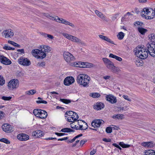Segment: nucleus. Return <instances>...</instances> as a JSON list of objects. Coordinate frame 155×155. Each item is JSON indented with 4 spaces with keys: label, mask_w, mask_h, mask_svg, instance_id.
<instances>
[{
    "label": "nucleus",
    "mask_w": 155,
    "mask_h": 155,
    "mask_svg": "<svg viewBox=\"0 0 155 155\" xmlns=\"http://www.w3.org/2000/svg\"><path fill=\"white\" fill-rule=\"evenodd\" d=\"M55 134L58 136H62L65 135H67V134L63 133H59L57 132H55Z\"/></svg>",
    "instance_id": "obj_49"
},
{
    "label": "nucleus",
    "mask_w": 155,
    "mask_h": 155,
    "mask_svg": "<svg viewBox=\"0 0 155 155\" xmlns=\"http://www.w3.org/2000/svg\"><path fill=\"white\" fill-rule=\"evenodd\" d=\"M147 51L152 57H155V43H150L147 45Z\"/></svg>",
    "instance_id": "obj_5"
},
{
    "label": "nucleus",
    "mask_w": 155,
    "mask_h": 155,
    "mask_svg": "<svg viewBox=\"0 0 155 155\" xmlns=\"http://www.w3.org/2000/svg\"><path fill=\"white\" fill-rule=\"evenodd\" d=\"M135 64L137 66H142L143 65L142 61V60H137L135 61Z\"/></svg>",
    "instance_id": "obj_39"
},
{
    "label": "nucleus",
    "mask_w": 155,
    "mask_h": 155,
    "mask_svg": "<svg viewBox=\"0 0 155 155\" xmlns=\"http://www.w3.org/2000/svg\"><path fill=\"white\" fill-rule=\"evenodd\" d=\"M42 113L41 114V115L39 116H38L39 117V118L41 119H44L45 118L47 117L48 116V114L47 112L44 110H43L42 111Z\"/></svg>",
    "instance_id": "obj_24"
},
{
    "label": "nucleus",
    "mask_w": 155,
    "mask_h": 155,
    "mask_svg": "<svg viewBox=\"0 0 155 155\" xmlns=\"http://www.w3.org/2000/svg\"><path fill=\"white\" fill-rule=\"evenodd\" d=\"M90 80V77L85 74H81L77 78L78 83L84 87H88Z\"/></svg>",
    "instance_id": "obj_1"
},
{
    "label": "nucleus",
    "mask_w": 155,
    "mask_h": 155,
    "mask_svg": "<svg viewBox=\"0 0 155 155\" xmlns=\"http://www.w3.org/2000/svg\"><path fill=\"white\" fill-rule=\"evenodd\" d=\"M127 107L126 106H125L124 107H118V109H119V111L120 110H126Z\"/></svg>",
    "instance_id": "obj_54"
},
{
    "label": "nucleus",
    "mask_w": 155,
    "mask_h": 155,
    "mask_svg": "<svg viewBox=\"0 0 155 155\" xmlns=\"http://www.w3.org/2000/svg\"><path fill=\"white\" fill-rule=\"evenodd\" d=\"M17 138L20 140L24 141L28 140L29 139V136L26 134L22 133L18 135Z\"/></svg>",
    "instance_id": "obj_16"
},
{
    "label": "nucleus",
    "mask_w": 155,
    "mask_h": 155,
    "mask_svg": "<svg viewBox=\"0 0 155 155\" xmlns=\"http://www.w3.org/2000/svg\"><path fill=\"white\" fill-rule=\"evenodd\" d=\"M95 14L97 15L99 17V16H100V14H101V13L99 12L97 10H96L95 11Z\"/></svg>",
    "instance_id": "obj_59"
},
{
    "label": "nucleus",
    "mask_w": 155,
    "mask_h": 155,
    "mask_svg": "<svg viewBox=\"0 0 155 155\" xmlns=\"http://www.w3.org/2000/svg\"><path fill=\"white\" fill-rule=\"evenodd\" d=\"M117 36L119 39L122 40L124 38V35L123 32H120L118 33Z\"/></svg>",
    "instance_id": "obj_35"
},
{
    "label": "nucleus",
    "mask_w": 155,
    "mask_h": 155,
    "mask_svg": "<svg viewBox=\"0 0 155 155\" xmlns=\"http://www.w3.org/2000/svg\"><path fill=\"white\" fill-rule=\"evenodd\" d=\"M153 153V150H148L145 151L144 152V154L143 155H152Z\"/></svg>",
    "instance_id": "obj_37"
},
{
    "label": "nucleus",
    "mask_w": 155,
    "mask_h": 155,
    "mask_svg": "<svg viewBox=\"0 0 155 155\" xmlns=\"http://www.w3.org/2000/svg\"><path fill=\"white\" fill-rule=\"evenodd\" d=\"M138 30L139 32L142 35H144L147 31V29L140 27L138 28Z\"/></svg>",
    "instance_id": "obj_26"
},
{
    "label": "nucleus",
    "mask_w": 155,
    "mask_h": 155,
    "mask_svg": "<svg viewBox=\"0 0 155 155\" xmlns=\"http://www.w3.org/2000/svg\"><path fill=\"white\" fill-rule=\"evenodd\" d=\"M107 67L110 69L113 72L116 73L118 72V69L114 65L113 63L107 59Z\"/></svg>",
    "instance_id": "obj_10"
},
{
    "label": "nucleus",
    "mask_w": 155,
    "mask_h": 155,
    "mask_svg": "<svg viewBox=\"0 0 155 155\" xmlns=\"http://www.w3.org/2000/svg\"><path fill=\"white\" fill-rule=\"evenodd\" d=\"M153 11V9L151 8L149 9L144 8L141 11V15L142 17H145L146 18V17L150 15L151 11Z\"/></svg>",
    "instance_id": "obj_9"
},
{
    "label": "nucleus",
    "mask_w": 155,
    "mask_h": 155,
    "mask_svg": "<svg viewBox=\"0 0 155 155\" xmlns=\"http://www.w3.org/2000/svg\"><path fill=\"white\" fill-rule=\"evenodd\" d=\"M9 47V46H8L6 44L3 47V48L5 50H8Z\"/></svg>",
    "instance_id": "obj_64"
},
{
    "label": "nucleus",
    "mask_w": 155,
    "mask_h": 155,
    "mask_svg": "<svg viewBox=\"0 0 155 155\" xmlns=\"http://www.w3.org/2000/svg\"><path fill=\"white\" fill-rule=\"evenodd\" d=\"M91 126L92 127L95 128L96 127V124L95 123V121L94 120L91 123Z\"/></svg>",
    "instance_id": "obj_62"
},
{
    "label": "nucleus",
    "mask_w": 155,
    "mask_h": 155,
    "mask_svg": "<svg viewBox=\"0 0 155 155\" xmlns=\"http://www.w3.org/2000/svg\"><path fill=\"white\" fill-rule=\"evenodd\" d=\"M70 40L76 43H79L81 44H83L84 42H82L80 39L77 38L76 37L72 36Z\"/></svg>",
    "instance_id": "obj_20"
},
{
    "label": "nucleus",
    "mask_w": 155,
    "mask_h": 155,
    "mask_svg": "<svg viewBox=\"0 0 155 155\" xmlns=\"http://www.w3.org/2000/svg\"><path fill=\"white\" fill-rule=\"evenodd\" d=\"M19 64L23 66H28L31 64V62L28 59L23 57H21L18 59Z\"/></svg>",
    "instance_id": "obj_6"
},
{
    "label": "nucleus",
    "mask_w": 155,
    "mask_h": 155,
    "mask_svg": "<svg viewBox=\"0 0 155 155\" xmlns=\"http://www.w3.org/2000/svg\"><path fill=\"white\" fill-rule=\"evenodd\" d=\"M99 38L101 39L107 41V37L103 35H99Z\"/></svg>",
    "instance_id": "obj_53"
},
{
    "label": "nucleus",
    "mask_w": 155,
    "mask_h": 155,
    "mask_svg": "<svg viewBox=\"0 0 155 155\" xmlns=\"http://www.w3.org/2000/svg\"><path fill=\"white\" fill-rule=\"evenodd\" d=\"M18 81L17 79H12L8 83V87L9 88L12 89L16 88L18 86Z\"/></svg>",
    "instance_id": "obj_7"
},
{
    "label": "nucleus",
    "mask_w": 155,
    "mask_h": 155,
    "mask_svg": "<svg viewBox=\"0 0 155 155\" xmlns=\"http://www.w3.org/2000/svg\"><path fill=\"white\" fill-rule=\"evenodd\" d=\"M69 128H65L61 129L60 132H69Z\"/></svg>",
    "instance_id": "obj_44"
},
{
    "label": "nucleus",
    "mask_w": 155,
    "mask_h": 155,
    "mask_svg": "<svg viewBox=\"0 0 155 155\" xmlns=\"http://www.w3.org/2000/svg\"><path fill=\"white\" fill-rule=\"evenodd\" d=\"M107 101L111 104H114L117 102V100L116 97L112 94H109L107 95Z\"/></svg>",
    "instance_id": "obj_17"
},
{
    "label": "nucleus",
    "mask_w": 155,
    "mask_h": 155,
    "mask_svg": "<svg viewBox=\"0 0 155 155\" xmlns=\"http://www.w3.org/2000/svg\"><path fill=\"white\" fill-rule=\"evenodd\" d=\"M134 25L135 26H137V25H140L141 26L143 25V23L139 21L136 22L134 23Z\"/></svg>",
    "instance_id": "obj_50"
},
{
    "label": "nucleus",
    "mask_w": 155,
    "mask_h": 155,
    "mask_svg": "<svg viewBox=\"0 0 155 155\" xmlns=\"http://www.w3.org/2000/svg\"><path fill=\"white\" fill-rule=\"evenodd\" d=\"M5 83V80L3 77L0 75V85L2 86Z\"/></svg>",
    "instance_id": "obj_36"
},
{
    "label": "nucleus",
    "mask_w": 155,
    "mask_h": 155,
    "mask_svg": "<svg viewBox=\"0 0 155 155\" xmlns=\"http://www.w3.org/2000/svg\"><path fill=\"white\" fill-rule=\"evenodd\" d=\"M41 48L44 49V51L47 53L50 52L51 50V48L49 46L47 45H42L41 46Z\"/></svg>",
    "instance_id": "obj_23"
},
{
    "label": "nucleus",
    "mask_w": 155,
    "mask_h": 155,
    "mask_svg": "<svg viewBox=\"0 0 155 155\" xmlns=\"http://www.w3.org/2000/svg\"><path fill=\"white\" fill-rule=\"evenodd\" d=\"M39 65L41 66L44 67L45 65V62H42L39 63Z\"/></svg>",
    "instance_id": "obj_58"
},
{
    "label": "nucleus",
    "mask_w": 155,
    "mask_h": 155,
    "mask_svg": "<svg viewBox=\"0 0 155 155\" xmlns=\"http://www.w3.org/2000/svg\"><path fill=\"white\" fill-rule=\"evenodd\" d=\"M91 97L93 98H98L101 96L100 94L98 93H93L90 95Z\"/></svg>",
    "instance_id": "obj_41"
},
{
    "label": "nucleus",
    "mask_w": 155,
    "mask_h": 155,
    "mask_svg": "<svg viewBox=\"0 0 155 155\" xmlns=\"http://www.w3.org/2000/svg\"><path fill=\"white\" fill-rule=\"evenodd\" d=\"M110 127H111V129H112V130H118L119 128L118 127H117L116 126L114 125H110Z\"/></svg>",
    "instance_id": "obj_51"
},
{
    "label": "nucleus",
    "mask_w": 155,
    "mask_h": 155,
    "mask_svg": "<svg viewBox=\"0 0 155 155\" xmlns=\"http://www.w3.org/2000/svg\"><path fill=\"white\" fill-rule=\"evenodd\" d=\"M60 101L65 104H68L71 102V100L69 99H60Z\"/></svg>",
    "instance_id": "obj_34"
},
{
    "label": "nucleus",
    "mask_w": 155,
    "mask_h": 155,
    "mask_svg": "<svg viewBox=\"0 0 155 155\" xmlns=\"http://www.w3.org/2000/svg\"><path fill=\"white\" fill-rule=\"evenodd\" d=\"M5 115V114L3 112L0 111V120L3 118Z\"/></svg>",
    "instance_id": "obj_52"
},
{
    "label": "nucleus",
    "mask_w": 155,
    "mask_h": 155,
    "mask_svg": "<svg viewBox=\"0 0 155 155\" xmlns=\"http://www.w3.org/2000/svg\"><path fill=\"white\" fill-rule=\"evenodd\" d=\"M32 135L36 137H39L43 136L44 134L42 131L41 130H37L33 132Z\"/></svg>",
    "instance_id": "obj_19"
},
{
    "label": "nucleus",
    "mask_w": 155,
    "mask_h": 155,
    "mask_svg": "<svg viewBox=\"0 0 155 155\" xmlns=\"http://www.w3.org/2000/svg\"><path fill=\"white\" fill-rule=\"evenodd\" d=\"M0 62L4 64L9 65L12 63L11 61L3 55H0Z\"/></svg>",
    "instance_id": "obj_15"
},
{
    "label": "nucleus",
    "mask_w": 155,
    "mask_h": 155,
    "mask_svg": "<svg viewBox=\"0 0 155 155\" xmlns=\"http://www.w3.org/2000/svg\"><path fill=\"white\" fill-rule=\"evenodd\" d=\"M57 19L56 20V22L59 23L63 24L65 25H69L72 27L73 28L74 27V25L72 23H71L64 19L59 18L58 17H57Z\"/></svg>",
    "instance_id": "obj_12"
},
{
    "label": "nucleus",
    "mask_w": 155,
    "mask_h": 155,
    "mask_svg": "<svg viewBox=\"0 0 155 155\" xmlns=\"http://www.w3.org/2000/svg\"><path fill=\"white\" fill-rule=\"evenodd\" d=\"M151 15L150 14L146 17V19H153L155 15V12H154V10L152 12V11Z\"/></svg>",
    "instance_id": "obj_38"
},
{
    "label": "nucleus",
    "mask_w": 155,
    "mask_h": 155,
    "mask_svg": "<svg viewBox=\"0 0 155 155\" xmlns=\"http://www.w3.org/2000/svg\"><path fill=\"white\" fill-rule=\"evenodd\" d=\"M85 125H86V126H84V127H83V124L80 125L79 126V128H78V129H79L80 130H86V129H87L88 126L87 123H86Z\"/></svg>",
    "instance_id": "obj_33"
},
{
    "label": "nucleus",
    "mask_w": 155,
    "mask_h": 155,
    "mask_svg": "<svg viewBox=\"0 0 155 155\" xmlns=\"http://www.w3.org/2000/svg\"><path fill=\"white\" fill-rule=\"evenodd\" d=\"M87 141V140H81L80 142V144L81 146H82L83 144Z\"/></svg>",
    "instance_id": "obj_55"
},
{
    "label": "nucleus",
    "mask_w": 155,
    "mask_h": 155,
    "mask_svg": "<svg viewBox=\"0 0 155 155\" xmlns=\"http://www.w3.org/2000/svg\"><path fill=\"white\" fill-rule=\"evenodd\" d=\"M65 115V118L68 122L75 121L79 118L78 115L76 112L72 111L66 112Z\"/></svg>",
    "instance_id": "obj_3"
},
{
    "label": "nucleus",
    "mask_w": 155,
    "mask_h": 155,
    "mask_svg": "<svg viewBox=\"0 0 155 155\" xmlns=\"http://www.w3.org/2000/svg\"><path fill=\"white\" fill-rule=\"evenodd\" d=\"M2 127V130L7 133H10L13 131L12 127L8 124H4Z\"/></svg>",
    "instance_id": "obj_11"
},
{
    "label": "nucleus",
    "mask_w": 155,
    "mask_h": 155,
    "mask_svg": "<svg viewBox=\"0 0 155 155\" xmlns=\"http://www.w3.org/2000/svg\"><path fill=\"white\" fill-rule=\"evenodd\" d=\"M74 121L71 122L72 123L70 124V127L72 129L75 128V127H74V126L75 124H74Z\"/></svg>",
    "instance_id": "obj_60"
},
{
    "label": "nucleus",
    "mask_w": 155,
    "mask_h": 155,
    "mask_svg": "<svg viewBox=\"0 0 155 155\" xmlns=\"http://www.w3.org/2000/svg\"><path fill=\"white\" fill-rule=\"evenodd\" d=\"M122 97L126 100L128 101H129L130 102L131 101V100L130 98L128 96L125 95H123Z\"/></svg>",
    "instance_id": "obj_45"
},
{
    "label": "nucleus",
    "mask_w": 155,
    "mask_h": 155,
    "mask_svg": "<svg viewBox=\"0 0 155 155\" xmlns=\"http://www.w3.org/2000/svg\"><path fill=\"white\" fill-rule=\"evenodd\" d=\"M43 110H41L39 109H35L33 110V113L35 116L37 117H39L38 116H40L41 115V114L42 113V111Z\"/></svg>",
    "instance_id": "obj_22"
},
{
    "label": "nucleus",
    "mask_w": 155,
    "mask_h": 155,
    "mask_svg": "<svg viewBox=\"0 0 155 155\" xmlns=\"http://www.w3.org/2000/svg\"><path fill=\"white\" fill-rule=\"evenodd\" d=\"M0 141L6 143V144H10V141L5 138H2L0 139Z\"/></svg>",
    "instance_id": "obj_40"
},
{
    "label": "nucleus",
    "mask_w": 155,
    "mask_h": 155,
    "mask_svg": "<svg viewBox=\"0 0 155 155\" xmlns=\"http://www.w3.org/2000/svg\"><path fill=\"white\" fill-rule=\"evenodd\" d=\"M142 146L147 148H150L152 147L153 146V143L152 142H146L142 143Z\"/></svg>",
    "instance_id": "obj_21"
},
{
    "label": "nucleus",
    "mask_w": 155,
    "mask_h": 155,
    "mask_svg": "<svg viewBox=\"0 0 155 155\" xmlns=\"http://www.w3.org/2000/svg\"><path fill=\"white\" fill-rule=\"evenodd\" d=\"M118 16V14H116L114 15L112 17V19L113 20H114L116 19Z\"/></svg>",
    "instance_id": "obj_63"
},
{
    "label": "nucleus",
    "mask_w": 155,
    "mask_h": 155,
    "mask_svg": "<svg viewBox=\"0 0 155 155\" xmlns=\"http://www.w3.org/2000/svg\"><path fill=\"white\" fill-rule=\"evenodd\" d=\"M119 145L123 148H128L130 146V145L125 144L123 142H119Z\"/></svg>",
    "instance_id": "obj_29"
},
{
    "label": "nucleus",
    "mask_w": 155,
    "mask_h": 155,
    "mask_svg": "<svg viewBox=\"0 0 155 155\" xmlns=\"http://www.w3.org/2000/svg\"><path fill=\"white\" fill-rule=\"evenodd\" d=\"M62 35H63L64 37L68 39L69 40H70V39L72 37V35H69L67 33H62Z\"/></svg>",
    "instance_id": "obj_42"
},
{
    "label": "nucleus",
    "mask_w": 155,
    "mask_h": 155,
    "mask_svg": "<svg viewBox=\"0 0 155 155\" xmlns=\"http://www.w3.org/2000/svg\"><path fill=\"white\" fill-rule=\"evenodd\" d=\"M112 131V129L111 127L110 126L107 127V137H112V134H110V133H111Z\"/></svg>",
    "instance_id": "obj_30"
},
{
    "label": "nucleus",
    "mask_w": 155,
    "mask_h": 155,
    "mask_svg": "<svg viewBox=\"0 0 155 155\" xmlns=\"http://www.w3.org/2000/svg\"><path fill=\"white\" fill-rule=\"evenodd\" d=\"M74 81V79L73 77L71 76L68 77L64 80V83L65 85H69L73 83Z\"/></svg>",
    "instance_id": "obj_14"
},
{
    "label": "nucleus",
    "mask_w": 155,
    "mask_h": 155,
    "mask_svg": "<svg viewBox=\"0 0 155 155\" xmlns=\"http://www.w3.org/2000/svg\"><path fill=\"white\" fill-rule=\"evenodd\" d=\"M12 98V97H5L3 96L2 97V99L5 101H9Z\"/></svg>",
    "instance_id": "obj_46"
},
{
    "label": "nucleus",
    "mask_w": 155,
    "mask_h": 155,
    "mask_svg": "<svg viewBox=\"0 0 155 155\" xmlns=\"http://www.w3.org/2000/svg\"><path fill=\"white\" fill-rule=\"evenodd\" d=\"M75 139L74 138H73L72 139H71V140H67V142L68 143H73V142H74L75 140Z\"/></svg>",
    "instance_id": "obj_57"
},
{
    "label": "nucleus",
    "mask_w": 155,
    "mask_h": 155,
    "mask_svg": "<svg viewBox=\"0 0 155 155\" xmlns=\"http://www.w3.org/2000/svg\"><path fill=\"white\" fill-rule=\"evenodd\" d=\"M36 92V91L35 90H31L29 91H26L25 92V93L29 95H32L35 94Z\"/></svg>",
    "instance_id": "obj_32"
},
{
    "label": "nucleus",
    "mask_w": 155,
    "mask_h": 155,
    "mask_svg": "<svg viewBox=\"0 0 155 155\" xmlns=\"http://www.w3.org/2000/svg\"><path fill=\"white\" fill-rule=\"evenodd\" d=\"M63 57L67 62L73 61L74 60V56L68 52H64L63 53Z\"/></svg>",
    "instance_id": "obj_8"
},
{
    "label": "nucleus",
    "mask_w": 155,
    "mask_h": 155,
    "mask_svg": "<svg viewBox=\"0 0 155 155\" xmlns=\"http://www.w3.org/2000/svg\"><path fill=\"white\" fill-rule=\"evenodd\" d=\"M148 51L143 48H136L134 51L135 55L141 59H145L148 55Z\"/></svg>",
    "instance_id": "obj_2"
},
{
    "label": "nucleus",
    "mask_w": 155,
    "mask_h": 155,
    "mask_svg": "<svg viewBox=\"0 0 155 155\" xmlns=\"http://www.w3.org/2000/svg\"><path fill=\"white\" fill-rule=\"evenodd\" d=\"M46 16L48 18H49L51 20L53 21H56V20L57 19V16L55 17H52L48 14H47Z\"/></svg>",
    "instance_id": "obj_43"
},
{
    "label": "nucleus",
    "mask_w": 155,
    "mask_h": 155,
    "mask_svg": "<svg viewBox=\"0 0 155 155\" xmlns=\"http://www.w3.org/2000/svg\"><path fill=\"white\" fill-rule=\"evenodd\" d=\"M8 42L9 44H10L12 45H13V46L15 45L16 44V43H15V42H14V41H8Z\"/></svg>",
    "instance_id": "obj_61"
},
{
    "label": "nucleus",
    "mask_w": 155,
    "mask_h": 155,
    "mask_svg": "<svg viewBox=\"0 0 155 155\" xmlns=\"http://www.w3.org/2000/svg\"><path fill=\"white\" fill-rule=\"evenodd\" d=\"M14 34L12 30L11 29L4 31L2 32V35L5 36V38H11L14 35Z\"/></svg>",
    "instance_id": "obj_13"
},
{
    "label": "nucleus",
    "mask_w": 155,
    "mask_h": 155,
    "mask_svg": "<svg viewBox=\"0 0 155 155\" xmlns=\"http://www.w3.org/2000/svg\"><path fill=\"white\" fill-rule=\"evenodd\" d=\"M36 103L38 104L42 103L44 104H47V102L44 100H39L36 101Z\"/></svg>",
    "instance_id": "obj_48"
},
{
    "label": "nucleus",
    "mask_w": 155,
    "mask_h": 155,
    "mask_svg": "<svg viewBox=\"0 0 155 155\" xmlns=\"http://www.w3.org/2000/svg\"><path fill=\"white\" fill-rule=\"evenodd\" d=\"M104 105L101 102L97 103L94 106V109L97 110H99L103 108L104 107Z\"/></svg>",
    "instance_id": "obj_18"
},
{
    "label": "nucleus",
    "mask_w": 155,
    "mask_h": 155,
    "mask_svg": "<svg viewBox=\"0 0 155 155\" xmlns=\"http://www.w3.org/2000/svg\"><path fill=\"white\" fill-rule=\"evenodd\" d=\"M81 65H83V66H82V67L89 68V67L88 63H84V62H82V63H81Z\"/></svg>",
    "instance_id": "obj_47"
},
{
    "label": "nucleus",
    "mask_w": 155,
    "mask_h": 155,
    "mask_svg": "<svg viewBox=\"0 0 155 155\" xmlns=\"http://www.w3.org/2000/svg\"><path fill=\"white\" fill-rule=\"evenodd\" d=\"M124 115L123 114H118L113 116L112 117L114 119H122L124 118Z\"/></svg>",
    "instance_id": "obj_27"
},
{
    "label": "nucleus",
    "mask_w": 155,
    "mask_h": 155,
    "mask_svg": "<svg viewBox=\"0 0 155 155\" xmlns=\"http://www.w3.org/2000/svg\"><path fill=\"white\" fill-rule=\"evenodd\" d=\"M32 54L34 56H37L38 58L43 59L46 56V53L43 51L42 49L41 50L35 49L33 50L32 51Z\"/></svg>",
    "instance_id": "obj_4"
},
{
    "label": "nucleus",
    "mask_w": 155,
    "mask_h": 155,
    "mask_svg": "<svg viewBox=\"0 0 155 155\" xmlns=\"http://www.w3.org/2000/svg\"><path fill=\"white\" fill-rule=\"evenodd\" d=\"M95 123L96 124V127H99L100 126L101 124H102V122L104 121L101 120V121L100 120H94Z\"/></svg>",
    "instance_id": "obj_31"
},
{
    "label": "nucleus",
    "mask_w": 155,
    "mask_h": 155,
    "mask_svg": "<svg viewBox=\"0 0 155 155\" xmlns=\"http://www.w3.org/2000/svg\"><path fill=\"white\" fill-rule=\"evenodd\" d=\"M149 37L151 41L150 42L155 43V34H152L149 35Z\"/></svg>",
    "instance_id": "obj_28"
},
{
    "label": "nucleus",
    "mask_w": 155,
    "mask_h": 155,
    "mask_svg": "<svg viewBox=\"0 0 155 155\" xmlns=\"http://www.w3.org/2000/svg\"><path fill=\"white\" fill-rule=\"evenodd\" d=\"M96 152V150L95 149H93L90 152L91 155H94Z\"/></svg>",
    "instance_id": "obj_56"
},
{
    "label": "nucleus",
    "mask_w": 155,
    "mask_h": 155,
    "mask_svg": "<svg viewBox=\"0 0 155 155\" xmlns=\"http://www.w3.org/2000/svg\"><path fill=\"white\" fill-rule=\"evenodd\" d=\"M109 57L110 58H114L119 61H120L122 60V59L121 58L115 55H114L112 54H110L109 55Z\"/></svg>",
    "instance_id": "obj_25"
}]
</instances>
